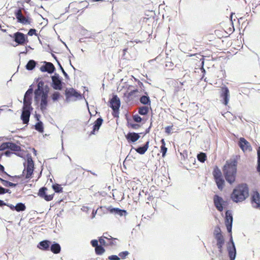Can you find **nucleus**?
Wrapping results in <instances>:
<instances>
[{"label": "nucleus", "instance_id": "69168bd1", "mask_svg": "<svg viewBox=\"0 0 260 260\" xmlns=\"http://www.w3.org/2000/svg\"><path fill=\"white\" fill-rule=\"evenodd\" d=\"M15 177H17V178H20V177L19 176H15Z\"/></svg>", "mask_w": 260, "mask_h": 260}, {"label": "nucleus", "instance_id": "052dcab7", "mask_svg": "<svg viewBox=\"0 0 260 260\" xmlns=\"http://www.w3.org/2000/svg\"><path fill=\"white\" fill-rule=\"evenodd\" d=\"M256 170L259 173V175H260V170H259L257 168H256Z\"/></svg>", "mask_w": 260, "mask_h": 260}, {"label": "nucleus", "instance_id": "4468645a", "mask_svg": "<svg viewBox=\"0 0 260 260\" xmlns=\"http://www.w3.org/2000/svg\"><path fill=\"white\" fill-rule=\"evenodd\" d=\"M51 78H52V84H51V86H52L53 88L55 90H61L63 82H61L59 75L55 74V75L52 76Z\"/></svg>", "mask_w": 260, "mask_h": 260}, {"label": "nucleus", "instance_id": "49530a36", "mask_svg": "<svg viewBox=\"0 0 260 260\" xmlns=\"http://www.w3.org/2000/svg\"><path fill=\"white\" fill-rule=\"evenodd\" d=\"M32 88H29L25 93L24 98H29L28 96L32 94Z\"/></svg>", "mask_w": 260, "mask_h": 260}, {"label": "nucleus", "instance_id": "412c9836", "mask_svg": "<svg viewBox=\"0 0 260 260\" xmlns=\"http://www.w3.org/2000/svg\"><path fill=\"white\" fill-rule=\"evenodd\" d=\"M230 242L232 243V246L228 247V254L231 260H235L236 254V250L235 246L233 237L231 236V239H230Z\"/></svg>", "mask_w": 260, "mask_h": 260}, {"label": "nucleus", "instance_id": "c9c22d12", "mask_svg": "<svg viewBox=\"0 0 260 260\" xmlns=\"http://www.w3.org/2000/svg\"><path fill=\"white\" fill-rule=\"evenodd\" d=\"M0 181L4 186L7 187H15L17 185L16 183H11V182L4 180L1 178H0Z\"/></svg>", "mask_w": 260, "mask_h": 260}, {"label": "nucleus", "instance_id": "6ab92c4d", "mask_svg": "<svg viewBox=\"0 0 260 260\" xmlns=\"http://www.w3.org/2000/svg\"><path fill=\"white\" fill-rule=\"evenodd\" d=\"M213 203L215 208L219 212H222L223 210V204L224 203L222 197H220L218 195H214L213 196Z\"/></svg>", "mask_w": 260, "mask_h": 260}, {"label": "nucleus", "instance_id": "a878e982", "mask_svg": "<svg viewBox=\"0 0 260 260\" xmlns=\"http://www.w3.org/2000/svg\"><path fill=\"white\" fill-rule=\"evenodd\" d=\"M50 241L45 240L41 241L38 245V247L42 250H48L50 246Z\"/></svg>", "mask_w": 260, "mask_h": 260}, {"label": "nucleus", "instance_id": "bb28decb", "mask_svg": "<svg viewBox=\"0 0 260 260\" xmlns=\"http://www.w3.org/2000/svg\"><path fill=\"white\" fill-rule=\"evenodd\" d=\"M32 110V108L31 107V99L24 98L23 110H30L31 111Z\"/></svg>", "mask_w": 260, "mask_h": 260}, {"label": "nucleus", "instance_id": "7c9ffc66", "mask_svg": "<svg viewBox=\"0 0 260 260\" xmlns=\"http://www.w3.org/2000/svg\"><path fill=\"white\" fill-rule=\"evenodd\" d=\"M108 210L112 213H114L115 214H118L120 216H122L123 213H126V211L125 210H120L118 208H109Z\"/></svg>", "mask_w": 260, "mask_h": 260}, {"label": "nucleus", "instance_id": "9d476101", "mask_svg": "<svg viewBox=\"0 0 260 260\" xmlns=\"http://www.w3.org/2000/svg\"><path fill=\"white\" fill-rule=\"evenodd\" d=\"M104 235H107V233H104L103 236L100 237L99 239V242L102 245L108 246L116 245L117 239L114 238L111 236H109V237H107Z\"/></svg>", "mask_w": 260, "mask_h": 260}, {"label": "nucleus", "instance_id": "4c0bfd02", "mask_svg": "<svg viewBox=\"0 0 260 260\" xmlns=\"http://www.w3.org/2000/svg\"><path fill=\"white\" fill-rule=\"evenodd\" d=\"M61 96L60 93L58 91H55L51 94V98L54 102L58 101Z\"/></svg>", "mask_w": 260, "mask_h": 260}, {"label": "nucleus", "instance_id": "4be33fe9", "mask_svg": "<svg viewBox=\"0 0 260 260\" xmlns=\"http://www.w3.org/2000/svg\"><path fill=\"white\" fill-rule=\"evenodd\" d=\"M55 67L52 63L45 62V65L40 67V70L43 72H47L49 74H52L54 72Z\"/></svg>", "mask_w": 260, "mask_h": 260}, {"label": "nucleus", "instance_id": "b1692460", "mask_svg": "<svg viewBox=\"0 0 260 260\" xmlns=\"http://www.w3.org/2000/svg\"><path fill=\"white\" fill-rule=\"evenodd\" d=\"M30 111H28V110H23L22 113H21V116L20 117H21L23 124H28L29 120Z\"/></svg>", "mask_w": 260, "mask_h": 260}, {"label": "nucleus", "instance_id": "2eb2a0df", "mask_svg": "<svg viewBox=\"0 0 260 260\" xmlns=\"http://www.w3.org/2000/svg\"><path fill=\"white\" fill-rule=\"evenodd\" d=\"M238 145L243 152H249L252 150L250 143L243 138L239 139Z\"/></svg>", "mask_w": 260, "mask_h": 260}, {"label": "nucleus", "instance_id": "6e6552de", "mask_svg": "<svg viewBox=\"0 0 260 260\" xmlns=\"http://www.w3.org/2000/svg\"><path fill=\"white\" fill-rule=\"evenodd\" d=\"M109 106L113 110L112 115L114 117H118L120 101L116 94L113 96L109 101Z\"/></svg>", "mask_w": 260, "mask_h": 260}, {"label": "nucleus", "instance_id": "6e6d98bb", "mask_svg": "<svg viewBox=\"0 0 260 260\" xmlns=\"http://www.w3.org/2000/svg\"><path fill=\"white\" fill-rule=\"evenodd\" d=\"M0 170L2 171V172H4V167L0 165Z\"/></svg>", "mask_w": 260, "mask_h": 260}, {"label": "nucleus", "instance_id": "f03ea898", "mask_svg": "<svg viewBox=\"0 0 260 260\" xmlns=\"http://www.w3.org/2000/svg\"><path fill=\"white\" fill-rule=\"evenodd\" d=\"M249 197V188L247 184H238L231 193V199L234 202H242Z\"/></svg>", "mask_w": 260, "mask_h": 260}, {"label": "nucleus", "instance_id": "1a4fd4ad", "mask_svg": "<svg viewBox=\"0 0 260 260\" xmlns=\"http://www.w3.org/2000/svg\"><path fill=\"white\" fill-rule=\"evenodd\" d=\"M10 37L14 39V41L18 45H24L28 42V38L22 32L18 31L14 33L13 36L10 35Z\"/></svg>", "mask_w": 260, "mask_h": 260}, {"label": "nucleus", "instance_id": "a18cd8bd", "mask_svg": "<svg viewBox=\"0 0 260 260\" xmlns=\"http://www.w3.org/2000/svg\"><path fill=\"white\" fill-rule=\"evenodd\" d=\"M27 35L29 36H32L33 35H36V30L34 28H31L29 30Z\"/></svg>", "mask_w": 260, "mask_h": 260}, {"label": "nucleus", "instance_id": "f704fd0d", "mask_svg": "<svg viewBox=\"0 0 260 260\" xmlns=\"http://www.w3.org/2000/svg\"><path fill=\"white\" fill-rule=\"evenodd\" d=\"M198 160L201 162H204L207 159V155L204 152H200L197 155Z\"/></svg>", "mask_w": 260, "mask_h": 260}, {"label": "nucleus", "instance_id": "a19ab883", "mask_svg": "<svg viewBox=\"0 0 260 260\" xmlns=\"http://www.w3.org/2000/svg\"><path fill=\"white\" fill-rule=\"evenodd\" d=\"M257 168L260 170V147H258L257 149Z\"/></svg>", "mask_w": 260, "mask_h": 260}, {"label": "nucleus", "instance_id": "5fc2aeb1", "mask_svg": "<svg viewBox=\"0 0 260 260\" xmlns=\"http://www.w3.org/2000/svg\"><path fill=\"white\" fill-rule=\"evenodd\" d=\"M4 205H6V204L4 203L3 201L0 200V207H2Z\"/></svg>", "mask_w": 260, "mask_h": 260}, {"label": "nucleus", "instance_id": "0eeeda50", "mask_svg": "<svg viewBox=\"0 0 260 260\" xmlns=\"http://www.w3.org/2000/svg\"><path fill=\"white\" fill-rule=\"evenodd\" d=\"M213 236L215 240L217 241V246L220 253H222L223 246L224 244V239L222 234L220 228L217 226L214 229Z\"/></svg>", "mask_w": 260, "mask_h": 260}, {"label": "nucleus", "instance_id": "09e8293b", "mask_svg": "<svg viewBox=\"0 0 260 260\" xmlns=\"http://www.w3.org/2000/svg\"><path fill=\"white\" fill-rule=\"evenodd\" d=\"M108 259L110 260H119L120 257L116 255H112L109 256Z\"/></svg>", "mask_w": 260, "mask_h": 260}, {"label": "nucleus", "instance_id": "c756f323", "mask_svg": "<svg viewBox=\"0 0 260 260\" xmlns=\"http://www.w3.org/2000/svg\"><path fill=\"white\" fill-rule=\"evenodd\" d=\"M140 102L143 105L150 107L151 102L150 98L147 95H142L140 98Z\"/></svg>", "mask_w": 260, "mask_h": 260}, {"label": "nucleus", "instance_id": "39448f33", "mask_svg": "<svg viewBox=\"0 0 260 260\" xmlns=\"http://www.w3.org/2000/svg\"><path fill=\"white\" fill-rule=\"evenodd\" d=\"M212 175L218 189L221 191L222 190L224 187L225 182L222 175V172L217 166H215L213 168Z\"/></svg>", "mask_w": 260, "mask_h": 260}, {"label": "nucleus", "instance_id": "2f4dec72", "mask_svg": "<svg viewBox=\"0 0 260 260\" xmlns=\"http://www.w3.org/2000/svg\"><path fill=\"white\" fill-rule=\"evenodd\" d=\"M149 112L148 106L140 107L138 109V113L140 115H145Z\"/></svg>", "mask_w": 260, "mask_h": 260}, {"label": "nucleus", "instance_id": "f8f14e48", "mask_svg": "<svg viewBox=\"0 0 260 260\" xmlns=\"http://www.w3.org/2000/svg\"><path fill=\"white\" fill-rule=\"evenodd\" d=\"M14 15L18 23H21L23 24H30L29 19L23 15L22 10L20 9V8L15 11Z\"/></svg>", "mask_w": 260, "mask_h": 260}, {"label": "nucleus", "instance_id": "aec40b11", "mask_svg": "<svg viewBox=\"0 0 260 260\" xmlns=\"http://www.w3.org/2000/svg\"><path fill=\"white\" fill-rule=\"evenodd\" d=\"M220 97L223 99L222 103L224 105H227L229 101L230 92L226 86L221 87Z\"/></svg>", "mask_w": 260, "mask_h": 260}, {"label": "nucleus", "instance_id": "f3484780", "mask_svg": "<svg viewBox=\"0 0 260 260\" xmlns=\"http://www.w3.org/2000/svg\"><path fill=\"white\" fill-rule=\"evenodd\" d=\"M233 218L231 211L227 210L225 212V224L229 233H231L232 230Z\"/></svg>", "mask_w": 260, "mask_h": 260}, {"label": "nucleus", "instance_id": "de8ad7c7", "mask_svg": "<svg viewBox=\"0 0 260 260\" xmlns=\"http://www.w3.org/2000/svg\"><path fill=\"white\" fill-rule=\"evenodd\" d=\"M138 92V89H134L128 93L127 97L131 98Z\"/></svg>", "mask_w": 260, "mask_h": 260}, {"label": "nucleus", "instance_id": "603ef678", "mask_svg": "<svg viewBox=\"0 0 260 260\" xmlns=\"http://www.w3.org/2000/svg\"><path fill=\"white\" fill-rule=\"evenodd\" d=\"M4 154L6 156H10L12 154V152L10 151H6L5 152H4Z\"/></svg>", "mask_w": 260, "mask_h": 260}, {"label": "nucleus", "instance_id": "9b49d317", "mask_svg": "<svg viewBox=\"0 0 260 260\" xmlns=\"http://www.w3.org/2000/svg\"><path fill=\"white\" fill-rule=\"evenodd\" d=\"M64 94L66 96V100H76L82 97V95L73 88H66Z\"/></svg>", "mask_w": 260, "mask_h": 260}, {"label": "nucleus", "instance_id": "f257e3e1", "mask_svg": "<svg viewBox=\"0 0 260 260\" xmlns=\"http://www.w3.org/2000/svg\"><path fill=\"white\" fill-rule=\"evenodd\" d=\"M238 158L237 156L226 160L222 167L224 177L230 184L236 182L237 173Z\"/></svg>", "mask_w": 260, "mask_h": 260}, {"label": "nucleus", "instance_id": "79ce46f5", "mask_svg": "<svg viewBox=\"0 0 260 260\" xmlns=\"http://www.w3.org/2000/svg\"><path fill=\"white\" fill-rule=\"evenodd\" d=\"M173 125H169L165 127V132L168 135H170L171 134V131L173 130Z\"/></svg>", "mask_w": 260, "mask_h": 260}, {"label": "nucleus", "instance_id": "37998d69", "mask_svg": "<svg viewBox=\"0 0 260 260\" xmlns=\"http://www.w3.org/2000/svg\"><path fill=\"white\" fill-rule=\"evenodd\" d=\"M129 254V252L127 251H123L119 254V256L120 258L122 259H124L125 257H126Z\"/></svg>", "mask_w": 260, "mask_h": 260}, {"label": "nucleus", "instance_id": "13d9d810", "mask_svg": "<svg viewBox=\"0 0 260 260\" xmlns=\"http://www.w3.org/2000/svg\"><path fill=\"white\" fill-rule=\"evenodd\" d=\"M127 50L128 49L127 48H126V49H124L123 50V53H125V52H126L127 51Z\"/></svg>", "mask_w": 260, "mask_h": 260}, {"label": "nucleus", "instance_id": "473e14b6", "mask_svg": "<svg viewBox=\"0 0 260 260\" xmlns=\"http://www.w3.org/2000/svg\"><path fill=\"white\" fill-rule=\"evenodd\" d=\"M161 146L160 147V152L162 153V157H165L167 151V148L166 147V143L165 139H162L160 141Z\"/></svg>", "mask_w": 260, "mask_h": 260}, {"label": "nucleus", "instance_id": "393cba45", "mask_svg": "<svg viewBox=\"0 0 260 260\" xmlns=\"http://www.w3.org/2000/svg\"><path fill=\"white\" fill-rule=\"evenodd\" d=\"M140 138V136L138 134L136 133H129L126 136V139L129 142H135Z\"/></svg>", "mask_w": 260, "mask_h": 260}, {"label": "nucleus", "instance_id": "a211bd4d", "mask_svg": "<svg viewBox=\"0 0 260 260\" xmlns=\"http://www.w3.org/2000/svg\"><path fill=\"white\" fill-rule=\"evenodd\" d=\"M251 203L254 208L260 207V196L257 191H253L251 196Z\"/></svg>", "mask_w": 260, "mask_h": 260}, {"label": "nucleus", "instance_id": "ea45409f", "mask_svg": "<svg viewBox=\"0 0 260 260\" xmlns=\"http://www.w3.org/2000/svg\"><path fill=\"white\" fill-rule=\"evenodd\" d=\"M36 130H37L40 133H43L44 131L43 125L42 122H39L35 125Z\"/></svg>", "mask_w": 260, "mask_h": 260}, {"label": "nucleus", "instance_id": "864d4df0", "mask_svg": "<svg viewBox=\"0 0 260 260\" xmlns=\"http://www.w3.org/2000/svg\"><path fill=\"white\" fill-rule=\"evenodd\" d=\"M6 205L8 206V207H9L11 210H15V206H13V205H7V204H6Z\"/></svg>", "mask_w": 260, "mask_h": 260}, {"label": "nucleus", "instance_id": "8fccbe9b", "mask_svg": "<svg viewBox=\"0 0 260 260\" xmlns=\"http://www.w3.org/2000/svg\"><path fill=\"white\" fill-rule=\"evenodd\" d=\"M59 66H60V69L61 70V71H62L64 77L66 79H69V77L68 74H67V73L64 71V69H63V68L60 64H59Z\"/></svg>", "mask_w": 260, "mask_h": 260}, {"label": "nucleus", "instance_id": "72a5a7b5", "mask_svg": "<svg viewBox=\"0 0 260 260\" xmlns=\"http://www.w3.org/2000/svg\"><path fill=\"white\" fill-rule=\"evenodd\" d=\"M26 207L23 203H20L16 204L15 206V210L17 212H20V211H25Z\"/></svg>", "mask_w": 260, "mask_h": 260}, {"label": "nucleus", "instance_id": "338daca9", "mask_svg": "<svg viewBox=\"0 0 260 260\" xmlns=\"http://www.w3.org/2000/svg\"><path fill=\"white\" fill-rule=\"evenodd\" d=\"M122 1H128V0H122Z\"/></svg>", "mask_w": 260, "mask_h": 260}, {"label": "nucleus", "instance_id": "0e129e2a", "mask_svg": "<svg viewBox=\"0 0 260 260\" xmlns=\"http://www.w3.org/2000/svg\"><path fill=\"white\" fill-rule=\"evenodd\" d=\"M105 236H106L107 237H109V235H108V234L107 233V235H104Z\"/></svg>", "mask_w": 260, "mask_h": 260}, {"label": "nucleus", "instance_id": "c03bdc74", "mask_svg": "<svg viewBox=\"0 0 260 260\" xmlns=\"http://www.w3.org/2000/svg\"><path fill=\"white\" fill-rule=\"evenodd\" d=\"M133 119L136 122L140 123L142 122V118L138 114L133 116Z\"/></svg>", "mask_w": 260, "mask_h": 260}, {"label": "nucleus", "instance_id": "5701e85b", "mask_svg": "<svg viewBox=\"0 0 260 260\" xmlns=\"http://www.w3.org/2000/svg\"><path fill=\"white\" fill-rule=\"evenodd\" d=\"M103 122V119L101 117L98 118V119L95 120L93 123V129L92 131H91L90 135H94L95 132L98 131Z\"/></svg>", "mask_w": 260, "mask_h": 260}, {"label": "nucleus", "instance_id": "680f3d73", "mask_svg": "<svg viewBox=\"0 0 260 260\" xmlns=\"http://www.w3.org/2000/svg\"><path fill=\"white\" fill-rule=\"evenodd\" d=\"M2 31H3V32H6V29H1Z\"/></svg>", "mask_w": 260, "mask_h": 260}, {"label": "nucleus", "instance_id": "e2e57ef3", "mask_svg": "<svg viewBox=\"0 0 260 260\" xmlns=\"http://www.w3.org/2000/svg\"><path fill=\"white\" fill-rule=\"evenodd\" d=\"M139 84L143 85V83L142 82L139 81Z\"/></svg>", "mask_w": 260, "mask_h": 260}, {"label": "nucleus", "instance_id": "774afa93", "mask_svg": "<svg viewBox=\"0 0 260 260\" xmlns=\"http://www.w3.org/2000/svg\"><path fill=\"white\" fill-rule=\"evenodd\" d=\"M1 27V25H0V28Z\"/></svg>", "mask_w": 260, "mask_h": 260}, {"label": "nucleus", "instance_id": "3c124183", "mask_svg": "<svg viewBox=\"0 0 260 260\" xmlns=\"http://www.w3.org/2000/svg\"><path fill=\"white\" fill-rule=\"evenodd\" d=\"M8 189H5L4 188L0 186V194H4L6 192H8Z\"/></svg>", "mask_w": 260, "mask_h": 260}, {"label": "nucleus", "instance_id": "58836bf2", "mask_svg": "<svg viewBox=\"0 0 260 260\" xmlns=\"http://www.w3.org/2000/svg\"><path fill=\"white\" fill-rule=\"evenodd\" d=\"M36 63L34 60H30L26 66V68L28 70H32L36 66Z\"/></svg>", "mask_w": 260, "mask_h": 260}, {"label": "nucleus", "instance_id": "ddd939ff", "mask_svg": "<svg viewBox=\"0 0 260 260\" xmlns=\"http://www.w3.org/2000/svg\"><path fill=\"white\" fill-rule=\"evenodd\" d=\"M48 189L44 186L41 187L38 192V195L40 198L44 199L46 201H50L53 199L54 193L48 194Z\"/></svg>", "mask_w": 260, "mask_h": 260}, {"label": "nucleus", "instance_id": "c85d7f7f", "mask_svg": "<svg viewBox=\"0 0 260 260\" xmlns=\"http://www.w3.org/2000/svg\"><path fill=\"white\" fill-rule=\"evenodd\" d=\"M149 141H148L144 146H143V147H139L136 149V151L139 154H144L148 150L149 147Z\"/></svg>", "mask_w": 260, "mask_h": 260}, {"label": "nucleus", "instance_id": "cd10ccee", "mask_svg": "<svg viewBox=\"0 0 260 260\" xmlns=\"http://www.w3.org/2000/svg\"><path fill=\"white\" fill-rule=\"evenodd\" d=\"M61 247L58 243H54L50 246V251L54 254H57L60 253Z\"/></svg>", "mask_w": 260, "mask_h": 260}, {"label": "nucleus", "instance_id": "dca6fc26", "mask_svg": "<svg viewBox=\"0 0 260 260\" xmlns=\"http://www.w3.org/2000/svg\"><path fill=\"white\" fill-rule=\"evenodd\" d=\"M99 241L98 240H91L90 244L91 246L94 248V252L95 254L98 255H102L105 252V249L100 243L99 244Z\"/></svg>", "mask_w": 260, "mask_h": 260}, {"label": "nucleus", "instance_id": "bf43d9fd", "mask_svg": "<svg viewBox=\"0 0 260 260\" xmlns=\"http://www.w3.org/2000/svg\"><path fill=\"white\" fill-rule=\"evenodd\" d=\"M93 1L94 2H100V1H104V0H93Z\"/></svg>", "mask_w": 260, "mask_h": 260}, {"label": "nucleus", "instance_id": "20e7f679", "mask_svg": "<svg viewBox=\"0 0 260 260\" xmlns=\"http://www.w3.org/2000/svg\"><path fill=\"white\" fill-rule=\"evenodd\" d=\"M8 149L14 152V154H16L17 156L22 157L23 154V152L20 146L13 142H4L0 145V151H4Z\"/></svg>", "mask_w": 260, "mask_h": 260}, {"label": "nucleus", "instance_id": "e433bc0d", "mask_svg": "<svg viewBox=\"0 0 260 260\" xmlns=\"http://www.w3.org/2000/svg\"><path fill=\"white\" fill-rule=\"evenodd\" d=\"M52 188L55 192L60 193L62 192L63 188L59 184H55L52 185Z\"/></svg>", "mask_w": 260, "mask_h": 260}, {"label": "nucleus", "instance_id": "7ed1b4c3", "mask_svg": "<svg viewBox=\"0 0 260 260\" xmlns=\"http://www.w3.org/2000/svg\"><path fill=\"white\" fill-rule=\"evenodd\" d=\"M44 82L41 80L38 82V88L34 91L35 100L36 101H40V109L44 112L46 110L48 105V90L44 89Z\"/></svg>", "mask_w": 260, "mask_h": 260}, {"label": "nucleus", "instance_id": "423d86ee", "mask_svg": "<svg viewBox=\"0 0 260 260\" xmlns=\"http://www.w3.org/2000/svg\"><path fill=\"white\" fill-rule=\"evenodd\" d=\"M24 169L23 171V175L26 179H30L34 172V163L31 156L30 154L27 155L26 163L24 164Z\"/></svg>", "mask_w": 260, "mask_h": 260}, {"label": "nucleus", "instance_id": "4d7b16f0", "mask_svg": "<svg viewBox=\"0 0 260 260\" xmlns=\"http://www.w3.org/2000/svg\"><path fill=\"white\" fill-rule=\"evenodd\" d=\"M132 126L134 128H136L138 126V125H137V124H133L132 125Z\"/></svg>", "mask_w": 260, "mask_h": 260}]
</instances>
